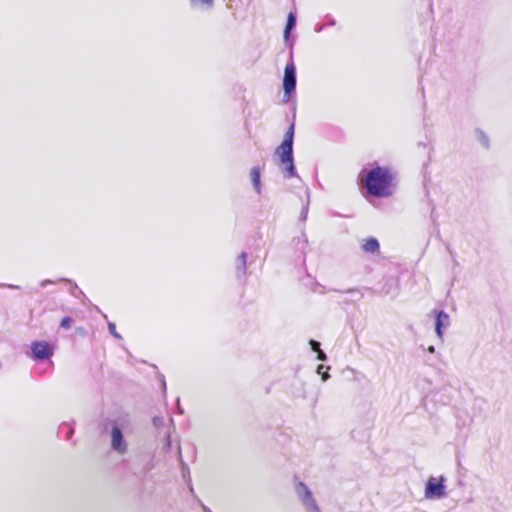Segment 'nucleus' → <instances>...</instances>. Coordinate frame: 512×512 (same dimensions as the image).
<instances>
[{
    "label": "nucleus",
    "instance_id": "f257e3e1",
    "mask_svg": "<svg viewBox=\"0 0 512 512\" xmlns=\"http://www.w3.org/2000/svg\"><path fill=\"white\" fill-rule=\"evenodd\" d=\"M361 181L371 196L382 198L393 193V175L387 167L376 166L370 169Z\"/></svg>",
    "mask_w": 512,
    "mask_h": 512
},
{
    "label": "nucleus",
    "instance_id": "f03ea898",
    "mask_svg": "<svg viewBox=\"0 0 512 512\" xmlns=\"http://www.w3.org/2000/svg\"><path fill=\"white\" fill-rule=\"evenodd\" d=\"M294 132L295 123L292 122L284 135L282 143L275 150V156L278 158V167L285 179L299 177L293 156Z\"/></svg>",
    "mask_w": 512,
    "mask_h": 512
},
{
    "label": "nucleus",
    "instance_id": "7ed1b4c3",
    "mask_svg": "<svg viewBox=\"0 0 512 512\" xmlns=\"http://www.w3.org/2000/svg\"><path fill=\"white\" fill-rule=\"evenodd\" d=\"M110 436H111V449L119 455H124L128 452V442L125 435L132 433L133 425L129 414L121 413L117 417L109 421Z\"/></svg>",
    "mask_w": 512,
    "mask_h": 512
},
{
    "label": "nucleus",
    "instance_id": "20e7f679",
    "mask_svg": "<svg viewBox=\"0 0 512 512\" xmlns=\"http://www.w3.org/2000/svg\"><path fill=\"white\" fill-rule=\"evenodd\" d=\"M296 67L293 61V53L290 52V60L286 64L283 77L284 102H288L296 90Z\"/></svg>",
    "mask_w": 512,
    "mask_h": 512
},
{
    "label": "nucleus",
    "instance_id": "39448f33",
    "mask_svg": "<svg viewBox=\"0 0 512 512\" xmlns=\"http://www.w3.org/2000/svg\"><path fill=\"white\" fill-rule=\"evenodd\" d=\"M295 492L307 512H321L312 491L303 482H297Z\"/></svg>",
    "mask_w": 512,
    "mask_h": 512
},
{
    "label": "nucleus",
    "instance_id": "423d86ee",
    "mask_svg": "<svg viewBox=\"0 0 512 512\" xmlns=\"http://www.w3.org/2000/svg\"><path fill=\"white\" fill-rule=\"evenodd\" d=\"M30 349L27 356L37 361L50 360L54 354L53 347L46 341H33Z\"/></svg>",
    "mask_w": 512,
    "mask_h": 512
},
{
    "label": "nucleus",
    "instance_id": "0eeeda50",
    "mask_svg": "<svg viewBox=\"0 0 512 512\" xmlns=\"http://www.w3.org/2000/svg\"><path fill=\"white\" fill-rule=\"evenodd\" d=\"M444 478L441 477L440 481L437 482L434 477L429 478L425 487V497L427 499H440L445 494V485L443 484Z\"/></svg>",
    "mask_w": 512,
    "mask_h": 512
},
{
    "label": "nucleus",
    "instance_id": "6e6552de",
    "mask_svg": "<svg viewBox=\"0 0 512 512\" xmlns=\"http://www.w3.org/2000/svg\"><path fill=\"white\" fill-rule=\"evenodd\" d=\"M433 314L435 315V332L438 338L443 341V329L450 325V316L443 310H434Z\"/></svg>",
    "mask_w": 512,
    "mask_h": 512
},
{
    "label": "nucleus",
    "instance_id": "1a4fd4ad",
    "mask_svg": "<svg viewBox=\"0 0 512 512\" xmlns=\"http://www.w3.org/2000/svg\"><path fill=\"white\" fill-rule=\"evenodd\" d=\"M74 424H75L74 421L62 422L58 427V431H57L58 437L60 439L66 440V441L71 440L72 436L74 434V431H75Z\"/></svg>",
    "mask_w": 512,
    "mask_h": 512
},
{
    "label": "nucleus",
    "instance_id": "9d476101",
    "mask_svg": "<svg viewBox=\"0 0 512 512\" xmlns=\"http://www.w3.org/2000/svg\"><path fill=\"white\" fill-rule=\"evenodd\" d=\"M293 245L302 254V263L305 265V254L308 249V238L305 232H302L301 236L293 239Z\"/></svg>",
    "mask_w": 512,
    "mask_h": 512
},
{
    "label": "nucleus",
    "instance_id": "9b49d317",
    "mask_svg": "<svg viewBox=\"0 0 512 512\" xmlns=\"http://www.w3.org/2000/svg\"><path fill=\"white\" fill-rule=\"evenodd\" d=\"M250 178L252 182V186L257 194L262 193V183H261V169L259 166H254L250 172Z\"/></svg>",
    "mask_w": 512,
    "mask_h": 512
},
{
    "label": "nucleus",
    "instance_id": "f8f14e48",
    "mask_svg": "<svg viewBox=\"0 0 512 512\" xmlns=\"http://www.w3.org/2000/svg\"><path fill=\"white\" fill-rule=\"evenodd\" d=\"M247 253L242 252L237 258L236 277L242 279L246 274Z\"/></svg>",
    "mask_w": 512,
    "mask_h": 512
},
{
    "label": "nucleus",
    "instance_id": "ddd939ff",
    "mask_svg": "<svg viewBox=\"0 0 512 512\" xmlns=\"http://www.w3.org/2000/svg\"><path fill=\"white\" fill-rule=\"evenodd\" d=\"M189 3L192 8L201 11H209L214 6V0H189Z\"/></svg>",
    "mask_w": 512,
    "mask_h": 512
},
{
    "label": "nucleus",
    "instance_id": "4468645a",
    "mask_svg": "<svg viewBox=\"0 0 512 512\" xmlns=\"http://www.w3.org/2000/svg\"><path fill=\"white\" fill-rule=\"evenodd\" d=\"M179 461L181 464V473L183 479L188 483L190 491L193 493V487L191 484L190 471L188 465L182 460L181 450L178 448Z\"/></svg>",
    "mask_w": 512,
    "mask_h": 512
},
{
    "label": "nucleus",
    "instance_id": "2eb2a0df",
    "mask_svg": "<svg viewBox=\"0 0 512 512\" xmlns=\"http://www.w3.org/2000/svg\"><path fill=\"white\" fill-rule=\"evenodd\" d=\"M379 248V242L374 237H370L364 240V243L362 244V249L367 253H375L379 250Z\"/></svg>",
    "mask_w": 512,
    "mask_h": 512
},
{
    "label": "nucleus",
    "instance_id": "dca6fc26",
    "mask_svg": "<svg viewBox=\"0 0 512 512\" xmlns=\"http://www.w3.org/2000/svg\"><path fill=\"white\" fill-rule=\"evenodd\" d=\"M295 25H296V14L294 12H290L288 14L287 23H286L285 30H284V38H285L286 43H288L290 32L295 27Z\"/></svg>",
    "mask_w": 512,
    "mask_h": 512
},
{
    "label": "nucleus",
    "instance_id": "f3484780",
    "mask_svg": "<svg viewBox=\"0 0 512 512\" xmlns=\"http://www.w3.org/2000/svg\"><path fill=\"white\" fill-rule=\"evenodd\" d=\"M386 286L387 287H384L381 289L380 293L381 294H384V295H388L390 293L393 292V288L396 287V280H394L393 278H387L386 279Z\"/></svg>",
    "mask_w": 512,
    "mask_h": 512
},
{
    "label": "nucleus",
    "instance_id": "a211bd4d",
    "mask_svg": "<svg viewBox=\"0 0 512 512\" xmlns=\"http://www.w3.org/2000/svg\"><path fill=\"white\" fill-rule=\"evenodd\" d=\"M476 137L484 148L489 147V138L482 130H476Z\"/></svg>",
    "mask_w": 512,
    "mask_h": 512
},
{
    "label": "nucleus",
    "instance_id": "6ab92c4d",
    "mask_svg": "<svg viewBox=\"0 0 512 512\" xmlns=\"http://www.w3.org/2000/svg\"><path fill=\"white\" fill-rule=\"evenodd\" d=\"M328 367H325L324 365H319L317 368V373L322 376L323 381H327L330 378L329 373L327 372Z\"/></svg>",
    "mask_w": 512,
    "mask_h": 512
},
{
    "label": "nucleus",
    "instance_id": "aec40b11",
    "mask_svg": "<svg viewBox=\"0 0 512 512\" xmlns=\"http://www.w3.org/2000/svg\"><path fill=\"white\" fill-rule=\"evenodd\" d=\"M108 330L110 334L116 339H121V335L116 331V325L113 322H108Z\"/></svg>",
    "mask_w": 512,
    "mask_h": 512
},
{
    "label": "nucleus",
    "instance_id": "412c9836",
    "mask_svg": "<svg viewBox=\"0 0 512 512\" xmlns=\"http://www.w3.org/2000/svg\"><path fill=\"white\" fill-rule=\"evenodd\" d=\"M71 324L72 319L68 316L64 317L60 322V326L64 329H69L71 327Z\"/></svg>",
    "mask_w": 512,
    "mask_h": 512
},
{
    "label": "nucleus",
    "instance_id": "4be33fe9",
    "mask_svg": "<svg viewBox=\"0 0 512 512\" xmlns=\"http://www.w3.org/2000/svg\"><path fill=\"white\" fill-rule=\"evenodd\" d=\"M152 422L155 427L159 428L164 425V418L161 416H155L153 417Z\"/></svg>",
    "mask_w": 512,
    "mask_h": 512
},
{
    "label": "nucleus",
    "instance_id": "5701e85b",
    "mask_svg": "<svg viewBox=\"0 0 512 512\" xmlns=\"http://www.w3.org/2000/svg\"><path fill=\"white\" fill-rule=\"evenodd\" d=\"M71 294L77 298L80 296H84V293L78 288L76 284H73Z\"/></svg>",
    "mask_w": 512,
    "mask_h": 512
},
{
    "label": "nucleus",
    "instance_id": "b1692460",
    "mask_svg": "<svg viewBox=\"0 0 512 512\" xmlns=\"http://www.w3.org/2000/svg\"><path fill=\"white\" fill-rule=\"evenodd\" d=\"M311 349L315 352L320 350V343L316 340H310L309 342Z\"/></svg>",
    "mask_w": 512,
    "mask_h": 512
},
{
    "label": "nucleus",
    "instance_id": "393cba45",
    "mask_svg": "<svg viewBox=\"0 0 512 512\" xmlns=\"http://www.w3.org/2000/svg\"><path fill=\"white\" fill-rule=\"evenodd\" d=\"M307 215H308V204L303 207V209L301 211V214H300V220L301 221H306Z\"/></svg>",
    "mask_w": 512,
    "mask_h": 512
},
{
    "label": "nucleus",
    "instance_id": "a878e982",
    "mask_svg": "<svg viewBox=\"0 0 512 512\" xmlns=\"http://www.w3.org/2000/svg\"><path fill=\"white\" fill-rule=\"evenodd\" d=\"M326 354L320 349L319 351H317V359L320 360V361H325L326 360Z\"/></svg>",
    "mask_w": 512,
    "mask_h": 512
},
{
    "label": "nucleus",
    "instance_id": "bb28decb",
    "mask_svg": "<svg viewBox=\"0 0 512 512\" xmlns=\"http://www.w3.org/2000/svg\"><path fill=\"white\" fill-rule=\"evenodd\" d=\"M326 19L328 21L327 25H330V26H334L335 25V20L334 18H332L331 16L327 15L326 16Z\"/></svg>",
    "mask_w": 512,
    "mask_h": 512
},
{
    "label": "nucleus",
    "instance_id": "cd10ccee",
    "mask_svg": "<svg viewBox=\"0 0 512 512\" xmlns=\"http://www.w3.org/2000/svg\"><path fill=\"white\" fill-rule=\"evenodd\" d=\"M325 26H326L325 24H317L315 26V31L319 33L324 30Z\"/></svg>",
    "mask_w": 512,
    "mask_h": 512
},
{
    "label": "nucleus",
    "instance_id": "c85d7f7f",
    "mask_svg": "<svg viewBox=\"0 0 512 512\" xmlns=\"http://www.w3.org/2000/svg\"><path fill=\"white\" fill-rule=\"evenodd\" d=\"M0 287H7V288H10V289H19V286H15V285H12V284H0Z\"/></svg>",
    "mask_w": 512,
    "mask_h": 512
},
{
    "label": "nucleus",
    "instance_id": "c756f323",
    "mask_svg": "<svg viewBox=\"0 0 512 512\" xmlns=\"http://www.w3.org/2000/svg\"><path fill=\"white\" fill-rule=\"evenodd\" d=\"M52 283H53V281L46 279V280L41 281L40 285L42 287H46L48 284H52Z\"/></svg>",
    "mask_w": 512,
    "mask_h": 512
},
{
    "label": "nucleus",
    "instance_id": "7c9ffc66",
    "mask_svg": "<svg viewBox=\"0 0 512 512\" xmlns=\"http://www.w3.org/2000/svg\"><path fill=\"white\" fill-rule=\"evenodd\" d=\"M177 411H178L179 414H183L184 413L182 407L180 406V400L179 399H177Z\"/></svg>",
    "mask_w": 512,
    "mask_h": 512
},
{
    "label": "nucleus",
    "instance_id": "2f4dec72",
    "mask_svg": "<svg viewBox=\"0 0 512 512\" xmlns=\"http://www.w3.org/2000/svg\"><path fill=\"white\" fill-rule=\"evenodd\" d=\"M166 446L169 448L171 446V439H170V435L168 434L167 437H166Z\"/></svg>",
    "mask_w": 512,
    "mask_h": 512
},
{
    "label": "nucleus",
    "instance_id": "473e14b6",
    "mask_svg": "<svg viewBox=\"0 0 512 512\" xmlns=\"http://www.w3.org/2000/svg\"><path fill=\"white\" fill-rule=\"evenodd\" d=\"M201 507H202L204 512H212L211 509L208 508L207 506H205L203 503H201Z\"/></svg>",
    "mask_w": 512,
    "mask_h": 512
},
{
    "label": "nucleus",
    "instance_id": "72a5a7b5",
    "mask_svg": "<svg viewBox=\"0 0 512 512\" xmlns=\"http://www.w3.org/2000/svg\"><path fill=\"white\" fill-rule=\"evenodd\" d=\"M428 352H430V353H434V352H435V348H434V346H430V347L428 348Z\"/></svg>",
    "mask_w": 512,
    "mask_h": 512
},
{
    "label": "nucleus",
    "instance_id": "f704fd0d",
    "mask_svg": "<svg viewBox=\"0 0 512 512\" xmlns=\"http://www.w3.org/2000/svg\"><path fill=\"white\" fill-rule=\"evenodd\" d=\"M161 382H162L163 390L165 391L166 390V382L164 379H162Z\"/></svg>",
    "mask_w": 512,
    "mask_h": 512
},
{
    "label": "nucleus",
    "instance_id": "c9c22d12",
    "mask_svg": "<svg viewBox=\"0 0 512 512\" xmlns=\"http://www.w3.org/2000/svg\"><path fill=\"white\" fill-rule=\"evenodd\" d=\"M356 291H357V289H350L347 292H356Z\"/></svg>",
    "mask_w": 512,
    "mask_h": 512
}]
</instances>
